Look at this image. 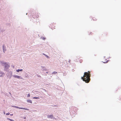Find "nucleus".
I'll list each match as a JSON object with an SVG mask.
<instances>
[{
  "mask_svg": "<svg viewBox=\"0 0 121 121\" xmlns=\"http://www.w3.org/2000/svg\"><path fill=\"white\" fill-rule=\"evenodd\" d=\"M2 65L3 66H4L5 69H4V70L7 71H8V69L9 67V66L8 65V64H7L6 63L4 62H1Z\"/></svg>",
  "mask_w": 121,
  "mask_h": 121,
  "instance_id": "obj_1",
  "label": "nucleus"
},
{
  "mask_svg": "<svg viewBox=\"0 0 121 121\" xmlns=\"http://www.w3.org/2000/svg\"><path fill=\"white\" fill-rule=\"evenodd\" d=\"M32 16L34 18H38L39 17L38 13H35Z\"/></svg>",
  "mask_w": 121,
  "mask_h": 121,
  "instance_id": "obj_2",
  "label": "nucleus"
},
{
  "mask_svg": "<svg viewBox=\"0 0 121 121\" xmlns=\"http://www.w3.org/2000/svg\"><path fill=\"white\" fill-rule=\"evenodd\" d=\"M12 106L13 107H14V108H19L20 109H25V110H29V109H28L27 108H20V107H17L16 106Z\"/></svg>",
  "mask_w": 121,
  "mask_h": 121,
  "instance_id": "obj_3",
  "label": "nucleus"
},
{
  "mask_svg": "<svg viewBox=\"0 0 121 121\" xmlns=\"http://www.w3.org/2000/svg\"><path fill=\"white\" fill-rule=\"evenodd\" d=\"M0 74H1L0 75V77H4L5 75L4 73L1 71H0Z\"/></svg>",
  "mask_w": 121,
  "mask_h": 121,
  "instance_id": "obj_4",
  "label": "nucleus"
},
{
  "mask_svg": "<svg viewBox=\"0 0 121 121\" xmlns=\"http://www.w3.org/2000/svg\"><path fill=\"white\" fill-rule=\"evenodd\" d=\"M13 77L15 78H18L22 79V77L21 76H19L17 75H13Z\"/></svg>",
  "mask_w": 121,
  "mask_h": 121,
  "instance_id": "obj_5",
  "label": "nucleus"
},
{
  "mask_svg": "<svg viewBox=\"0 0 121 121\" xmlns=\"http://www.w3.org/2000/svg\"><path fill=\"white\" fill-rule=\"evenodd\" d=\"M47 117L49 118H52L53 117V116L52 115H48Z\"/></svg>",
  "mask_w": 121,
  "mask_h": 121,
  "instance_id": "obj_6",
  "label": "nucleus"
},
{
  "mask_svg": "<svg viewBox=\"0 0 121 121\" xmlns=\"http://www.w3.org/2000/svg\"><path fill=\"white\" fill-rule=\"evenodd\" d=\"M27 101L28 102L31 103H32V101L31 100H30V99L27 100Z\"/></svg>",
  "mask_w": 121,
  "mask_h": 121,
  "instance_id": "obj_7",
  "label": "nucleus"
},
{
  "mask_svg": "<svg viewBox=\"0 0 121 121\" xmlns=\"http://www.w3.org/2000/svg\"><path fill=\"white\" fill-rule=\"evenodd\" d=\"M23 70L22 69H18V70H16V71L17 72H19V71H22Z\"/></svg>",
  "mask_w": 121,
  "mask_h": 121,
  "instance_id": "obj_8",
  "label": "nucleus"
},
{
  "mask_svg": "<svg viewBox=\"0 0 121 121\" xmlns=\"http://www.w3.org/2000/svg\"><path fill=\"white\" fill-rule=\"evenodd\" d=\"M33 99H39V97H34L33 98Z\"/></svg>",
  "mask_w": 121,
  "mask_h": 121,
  "instance_id": "obj_9",
  "label": "nucleus"
},
{
  "mask_svg": "<svg viewBox=\"0 0 121 121\" xmlns=\"http://www.w3.org/2000/svg\"><path fill=\"white\" fill-rule=\"evenodd\" d=\"M43 54L45 56H46V57H47V58H49V56H47V55H45V54Z\"/></svg>",
  "mask_w": 121,
  "mask_h": 121,
  "instance_id": "obj_10",
  "label": "nucleus"
},
{
  "mask_svg": "<svg viewBox=\"0 0 121 121\" xmlns=\"http://www.w3.org/2000/svg\"><path fill=\"white\" fill-rule=\"evenodd\" d=\"M52 25H50V27L52 28V29H54V28H52Z\"/></svg>",
  "mask_w": 121,
  "mask_h": 121,
  "instance_id": "obj_11",
  "label": "nucleus"
},
{
  "mask_svg": "<svg viewBox=\"0 0 121 121\" xmlns=\"http://www.w3.org/2000/svg\"><path fill=\"white\" fill-rule=\"evenodd\" d=\"M8 119L10 120L11 121H14L12 119H11L9 118H8Z\"/></svg>",
  "mask_w": 121,
  "mask_h": 121,
  "instance_id": "obj_12",
  "label": "nucleus"
},
{
  "mask_svg": "<svg viewBox=\"0 0 121 121\" xmlns=\"http://www.w3.org/2000/svg\"><path fill=\"white\" fill-rule=\"evenodd\" d=\"M30 94H28L27 95V97H29L30 96Z\"/></svg>",
  "mask_w": 121,
  "mask_h": 121,
  "instance_id": "obj_13",
  "label": "nucleus"
},
{
  "mask_svg": "<svg viewBox=\"0 0 121 121\" xmlns=\"http://www.w3.org/2000/svg\"><path fill=\"white\" fill-rule=\"evenodd\" d=\"M10 114V113H7L6 114V115H9Z\"/></svg>",
  "mask_w": 121,
  "mask_h": 121,
  "instance_id": "obj_14",
  "label": "nucleus"
},
{
  "mask_svg": "<svg viewBox=\"0 0 121 121\" xmlns=\"http://www.w3.org/2000/svg\"><path fill=\"white\" fill-rule=\"evenodd\" d=\"M57 72H54L53 73H54V74H56V73H57Z\"/></svg>",
  "mask_w": 121,
  "mask_h": 121,
  "instance_id": "obj_15",
  "label": "nucleus"
},
{
  "mask_svg": "<svg viewBox=\"0 0 121 121\" xmlns=\"http://www.w3.org/2000/svg\"><path fill=\"white\" fill-rule=\"evenodd\" d=\"M3 49H4V45L3 46Z\"/></svg>",
  "mask_w": 121,
  "mask_h": 121,
  "instance_id": "obj_16",
  "label": "nucleus"
},
{
  "mask_svg": "<svg viewBox=\"0 0 121 121\" xmlns=\"http://www.w3.org/2000/svg\"><path fill=\"white\" fill-rule=\"evenodd\" d=\"M3 50H4V49H3Z\"/></svg>",
  "mask_w": 121,
  "mask_h": 121,
  "instance_id": "obj_17",
  "label": "nucleus"
}]
</instances>
